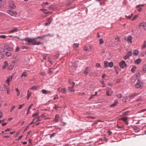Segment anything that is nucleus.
I'll return each instance as SVG.
<instances>
[{
	"label": "nucleus",
	"instance_id": "nucleus-1",
	"mask_svg": "<svg viewBox=\"0 0 146 146\" xmlns=\"http://www.w3.org/2000/svg\"><path fill=\"white\" fill-rule=\"evenodd\" d=\"M45 36V35H43L33 38H25L23 40L28 42L26 43L27 45H39L41 44L42 43L40 42H37L36 41V40L38 39L43 38Z\"/></svg>",
	"mask_w": 146,
	"mask_h": 146
},
{
	"label": "nucleus",
	"instance_id": "nucleus-2",
	"mask_svg": "<svg viewBox=\"0 0 146 146\" xmlns=\"http://www.w3.org/2000/svg\"><path fill=\"white\" fill-rule=\"evenodd\" d=\"M6 12L7 13L12 16L16 17L17 14V12L15 11L8 10Z\"/></svg>",
	"mask_w": 146,
	"mask_h": 146
},
{
	"label": "nucleus",
	"instance_id": "nucleus-3",
	"mask_svg": "<svg viewBox=\"0 0 146 146\" xmlns=\"http://www.w3.org/2000/svg\"><path fill=\"white\" fill-rule=\"evenodd\" d=\"M104 67L107 68L108 67L111 68L113 66V63L112 62H108L105 61L104 62Z\"/></svg>",
	"mask_w": 146,
	"mask_h": 146
},
{
	"label": "nucleus",
	"instance_id": "nucleus-4",
	"mask_svg": "<svg viewBox=\"0 0 146 146\" xmlns=\"http://www.w3.org/2000/svg\"><path fill=\"white\" fill-rule=\"evenodd\" d=\"M9 6L11 9H13L16 8V6L15 4V3L13 1L10 0L9 1Z\"/></svg>",
	"mask_w": 146,
	"mask_h": 146
},
{
	"label": "nucleus",
	"instance_id": "nucleus-5",
	"mask_svg": "<svg viewBox=\"0 0 146 146\" xmlns=\"http://www.w3.org/2000/svg\"><path fill=\"white\" fill-rule=\"evenodd\" d=\"M57 90L59 93L66 94L67 92L66 90L64 88H60L58 89Z\"/></svg>",
	"mask_w": 146,
	"mask_h": 146
},
{
	"label": "nucleus",
	"instance_id": "nucleus-6",
	"mask_svg": "<svg viewBox=\"0 0 146 146\" xmlns=\"http://www.w3.org/2000/svg\"><path fill=\"white\" fill-rule=\"evenodd\" d=\"M142 83L139 80H138L135 86L137 88H141L142 87Z\"/></svg>",
	"mask_w": 146,
	"mask_h": 146
},
{
	"label": "nucleus",
	"instance_id": "nucleus-7",
	"mask_svg": "<svg viewBox=\"0 0 146 146\" xmlns=\"http://www.w3.org/2000/svg\"><path fill=\"white\" fill-rule=\"evenodd\" d=\"M141 27L143 28L145 30H146V23L144 22L140 23L137 28L139 29Z\"/></svg>",
	"mask_w": 146,
	"mask_h": 146
},
{
	"label": "nucleus",
	"instance_id": "nucleus-8",
	"mask_svg": "<svg viewBox=\"0 0 146 146\" xmlns=\"http://www.w3.org/2000/svg\"><path fill=\"white\" fill-rule=\"evenodd\" d=\"M13 78V76H11L9 77H7V80L5 81V82L7 83L8 86H9L10 85V82L11 81V80Z\"/></svg>",
	"mask_w": 146,
	"mask_h": 146
},
{
	"label": "nucleus",
	"instance_id": "nucleus-9",
	"mask_svg": "<svg viewBox=\"0 0 146 146\" xmlns=\"http://www.w3.org/2000/svg\"><path fill=\"white\" fill-rule=\"evenodd\" d=\"M119 65L120 67L122 68H123L125 67H126V64L125 62L123 60H122L121 62L119 63Z\"/></svg>",
	"mask_w": 146,
	"mask_h": 146
},
{
	"label": "nucleus",
	"instance_id": "nucleus-10",
	"mask_svg": "<svg viewBox=\"0 0 146 146\" xmlns=\"http://www.w3.org/2000/svg\"><path fill=\"white\" fill-rule=\"evenodd\" d=\"M40 120V117H38L37 118H36L33 120V121L31 123L29 124V125H30L32 124L35 123L37 121Z\"/></svg>",
	"mask_w": 146,
	"mask_h": 146
},
{
	"label": "nucleus",
	"instance_id": "nucleus-11",
	"mask_svg": "<svg viewBox=\"0 0 146 146\" xmlns=\"http://www.w3.org/2000/svg\"><path fill=\"white\" fill-rule=\"evenodd\" d=\"M7 87L5 85H2L0 87V90L2 91H5Z\"/></svg>",
	"mask_w": 146,
	"mask_h": 146
},
{
	"label": "nucleus",
	"instance_id": "nucleus-12",
	"mask_svg": "<svg viewBox=\"0 0 146 146\" xmlns=\"http://www.w3.org/2000/svg\"><path fill=\"white\" fill-rule=\"evenodd\" d=\"M4 48H5L8 51H12L13 50V48H12L10 47L7 45L6 44L4 46Z\"/></svg>",
	"mask_w": 146,
	"mask_h": 146
},
{
	"label": "nucleus",
	"instance_id": "nucleus-13",
	"mask_svg": "<svg viewBox=\"0 0 146 146\" xmlns=\"http://www.w3.org/2000/svg\"><path fill=\"white\" fill-rule=\"evenodd\" d=\"M132 37L131 36H128L127 39L126 38H125V39L127 40V42H129L131 43H132Z\"/></svg>",
	"mask_w": 146,
	"mask_h": 146
},
{
	"label": "nucleus",
	"instance_id": "nucleus-14",
	"mask_svg": "<svg viewBox=\"0 0 146 146\" xmlns=\"http://www.w3.org/2000/svg\"><path fill=\"white\" fill-rule=\"evenodd\" d=\"M112 94V92L111 90L110 89H109L106 93V94L108 96H111Z\"/></svg>",
	"mask_w": 146,
	"mask_h": 146
},
{
	"label": "nucleus",
	"instance_id": "nucleus-15",
	"mask_svg": "<svg viewBox=\"0 0 146 146\" xmlns=\"http://www.w3.org/2000/svg\"><path fill=\"white\" fill-rule=\"evenodd\" d=\"M18 30L17 28L15 27L13 28V29L10 31H9V33H13L17 31H18Z\"/></svg>",
	"mask_w": 146,
	"mask_h": 146
},
{
	"label": "nucleus",
	"instance_id": "nucleus-16",
	"mask_svg": "<svg viewBox=\"0 0 146 146\" xmlns=\"http://www.w3.org/2000/svg\"><path fill=\"white\" fill-rule=\"evenodd\" d=\"M42 92L45 94H50L51 93V92L50 91H47L45 90H42Z\"/></svg>",
	"mask_w": 146,
	"mask_h": 146
},
{
	"label": "nucleus",
	"instance_id": "nucleus-17",
	"mask_svg": "<svg viewBox=\"0 0 146 146\" xmlns=\"http://www.w3.org/2000/svg\"><path fill=\"white\" fill-rule=\"evenodd\" d=\"M90 72V69L88 67H87L85 69L84 73L86 75H87Z\"/></svg>",
	"mask_w": 146,
	"mask_h": 146
},
{
	"label": "nucleus",
	"instance_id": "nucleus-18",
	"mask_svg": "<svg viewBox=\"0 0 146 146\" xmlns=\"http://www.w3.org/2000/svg\"><path fill=\"white\" fill-rule=\"evenodd\" d=\"M141 61V58H138L135 61V64H139Z\"/></svg>",
	"mask_w": 146,
	"mask_h": 146
},
{
	"label": "nucleus",
	"instance_id": "nucleus-19",
	"mask_svg": "<svg viewBox=\"0 0 146 146\" xmlns=\"http://www.w3.org/2000/svg\"><path fill=\"white\" fill-rule=\"evenodd\" d=\"M118 102L117 101L115 100L114 102V103L110 106V107L111 108H113L115 107L116 105L117 104Z\"/></svg>",
	"mask_w": 146,
	"mask_h": 146
},
{
	"label": "nucleus",
	"instance_id": "nucleus-20",
	"mask_svg": "<svg viewBox=\"0 0 146 146\" xmlns=\"http://www.w3.org/2000/svg\"><path fill=\"white\" fill-rule=\"evenodd\" d=\"M8 66V63L7 61H5L4 62V65L2 66V68L3 69H5L6 67Z\"/></svg>",
	"mask_w": 146,
	"mask_h": 146
},
{
	"label": "nucleus",
	"instance_id": "nucleus-21",
	"mask_svg": "<svg viewBox=\"0 0 146 146\" xmlns=\"http://www.w3.org/2000/svg\"><path fill=\"white\" fill-rule=\"evenodd\" d=\"M139 53V51L137 50H135L133 51V54L134 56L137 55Z\"/></svg>",
	"mask_w": 146,
	"mask_h": 146
},
{
	"label": "nucleus",
	"instance_id": "nucleus-22",
	"mask_svg": "<svg viewBox=\"0 0 146 146\" xmlns=\"http://www.w3.org/2000/svg\"><path fill=\"white\" fill-rule=\"evenodd\" d=\"M74 87V86H72V87H69L68 88V90H70L72 92L74 93L75 92V91L74 89H73Z\"/></svg>",
	"mask_w": 146,
	"mask_h": 146
},
{
	"label": "nucleus",
	"instance_id": "nucleus-23",
	"mask_svg": "<svg viewBox=\"0 0 146 146\" xmlns=\"http://www.w3.org/2000/svg\"><path fill=\"white\" fill-rule=\"evenodd\" d=\"M59 118V116L58 115H56L55 117V118L54 119V121L55 122L58 121Z\"/></svg>",
	"mask_w": 146,
	"mask_h": 146
},
{
	"label": "nucleus",
	"instance_id": "nucleus-24",
	"mask_svg": "<svg viewBox=\"0 0 146 146\" xmlns=\"http://www.w3.org/2000/svg\"><path fill=\"white\" fill-rule=\"evenodd\" d=\"M27 73L26 72H23L22 74L21 75V77H22L23 76L26 77L27 76Z\"/></svg>",
	"mask_w": 146,
	"mask_h": 146
},
{
	"label": "nucleus",
	"instance_id": "nucleus-25",
	"mask_svg": "<svg viewBox=\"0 0 146 146\" xmlns=\"http://www.w3.org/2000/svg\"><path fill=\"white\" fill-rule=\"evenodd\" d=\"M31 93L29 92V90L28 91V93H27V100H28L29 97L31 96Z\"/></svg>",
	"mask_w": 146,
	"mask_h": 146
},
{
	"label": "nucleus",
	"instance_id": "nucleus-26",
	"mask_svg": "<svg viewBox=\"0 0 146 146\" xmlns=\"http://www.w3.org/2000/svg\"><path fill=\"white\" fill-rule=\"evenodd\" d=\"M127 119V117H122L120 119H121L124 121L125 122H126Z\"/></svg>",
	"mask_w": 146,
	"mask_h": 146
},
{
	"label": "nucleus",
	"instance_id": "nucleus-27",
	"mask_svg": "<svg viewBox=\"0 0 146 146\" xmlns=\"http://www.w3.org/2000/svg\"><path fill=\"white\" fill-rule=\"evenodd\" d=\"M5 55L7 57L11 55V53L9 52H7L6 53Z\"/></svg>",
	"mask_w": 146,
	"mask_h": 146
},
{
	"label": "nucleus",
	"instance_id": "nucleus-28",
	"mask_svg": "<svg viewBox=\"0 0 146 146\" xmlns=\"http://www.w3.org/2000/svg\"><path fill=\"white\" fill-rule=\"evenodd\" d=\"M129 112V111H127L126 112H124L123 113V116H125V115H127L128 113Z\"/></svg>",
	"mask_w": 146,
	"mask_h": 146
},
{
	"label": "nucleus",
	"instance_id": "nucleus-29",
	"mask_svg": "<svg viewBox=\"0 0 146 146\" xmlns=\"http://www.w3.org/2000/svg\"><path fill=\"white\" fill-rule=\"evenodd\" d=\"M69 82L70 84V85H72V86H74L75 84V83L73 82L72 80H69Z\"/></svg>",
	"mask_w": 146,
	"mask_h": 146
},
{
	"label": "nucleus",
	"instance_id": "nucleus-30",
	"mask_svg": "<svg viewBox=\"0 0 146 146\" xmlns=\"http://www.w3.org/2000/svg\"><path fill=\"white\" fill-rule=\"evenodd\" d=\"M136 69V67L135 66H133L131 69V72H134Z\"/></svg>",
	"mask_w": 146,
	"mask_h": 146
},
{
	"label": "nucleus",
	"instance_id": "nucleus-31",
	"mask_svg": "<svg viewBox=\"0 0 146 146\" xmlns=\"http://www.w3.org/2000/svg\"><path fill=\"white\" fill-rule=\"evenodd\" d=\"M146 47V42L145 41L144 42V43L143 44L142 46V47L141 48L142 49H144Z\"/></svg>",
	"mask_w": 146,
	"mask_h": 146
},
{
	"label": "nucleus",
	"instance_id": "nucleus-32",
	"mask_svg": "<svg viewBox=\"0 0 146 146\" xmlns=\"http://www.w3.org/2000/svg\"><path fill=\"white\" fill-rule=\"evenodd\" d=\"M5 56L2 53H0V60L4 58Z\"/></svg>",
	"mask_w": 146,
	"mask_h": 146
},
{
	"label": "nucleus",
	"instance_id": "nucleus-33",
	"mask_svg": "<svg viewBox=\"0 0 146 146\" xmlns=\"http://www.w3.org/2000/svg\"><path fill=\"white\" fill-rule=\"evenodd\" d=\"M99 41L100 44H102L104 43V42L102 39H100L99 40Z\"/></svg>",
	"mask_w": 146,
	"mask_h": 146
},
{
	"label": "nucleus",
	"instance_id": "nucleus-34",
	"mask_svg": "<svg viewBox=\"0 0 146 146\" xmlns=\"http://www.w3.org/2000/svg\"><path fill=\"white\" fill-rule=\"evenodd\" d=\"M52 19L50 18L48 19L47 21L48 23V25H49L50 23L52 21Z\"/></svg>",
	"mask_w": 146,
	"mask_h": 146
},
{
	"label": "nucleus",
	"instance_id": "nucleus-35",
	"mask_svg": "<svg viewBox=\"0 0 146 146\" xmlns=\"http://www.w3.org/2000/svg\"><path fill=\"white\" fill-rule=\"evenodd\" d=\"M6 90H7V94H9L10 93V89L9 88L7 87Z\"/></svg>",
	"mask_w": 146,
	"mask_h": 146
},
{
	"label": "nucleus",
	"instance_id": "nucleus-36",
	"mask_svg": "<svg viewBox=\"0 0 146 146\" xmlns=\"http://www.w3.org/2000/svg\"><path fill=\"white\" fill-rule=\"evenodd\" d=\"M115 41L116 42H119V38L118 37L116 36L115 38Z\"/></svg>",
	"mask_w": 146,
	"mask_h": 146
},
{
	"label": "nucleus",
	"instance_id": "nucleus-37",
	"mask_svg": "<svg viewBox=\"0 0 146 146\" xmlns=\"http://www.w3.org/2000/svg\"><path fill=\"white\" fill-rule=\"evenodd\" d=\"M132 16H133L132 14H131V15H129L128 16H127V15H125V17L126 18H128L129 19H130V18L132 17Z\"/></svg>",
	"mask_w": 146,
	"mask_h": 146
},
{
	"label": "nucleus",
	"instance_id": "nucleus-38",
	"mask_svg": "<svg viewBox=\"0 0 146 146\" xmlns=\"http://www.w3.org/2000/svg\"><path fill=\"white\" fill-rule=\"evenodd\" d=\"M139 16V15H135L133 19H132V21H134L135 19H137Z\"/></svg>",
	"mask_w": 146,
	"mask_h": 146
},
{
	"label": "nucleus",
	"instance_id": "nucleus-39",
	"mask_svg": "<svg viewBox=\"0 0 146 146\" xmlns=\"http://www.w3.org/2000/svg\"><path fill=\"white\" fill-rule=\"evenodd\" d=\"M15 90L17 92V95L18 96L20 94V91L17 88H16L15 89Z\"/></svg>",
	"mask_w": 146,
	"mask_h": 146
},
{
	"label": "nucleus",
	"instance_id": "nucleus-40",
	"mask_svg": "<svg viewBox=\"0 0 146 146\" xmlns=\"http://www.w3.org/2000/svg\"><path fill=\"white\" fill-rule=\"evenodd\" d=\"M129 57L131 56L132 53L131 51H129L127 52V54Z\"/></svg>",
	"mask_w": 146,
	"mask_h": 146
},
{
	"label": "nucleus",
	"instance_id": "nucleus-41",
	"mask_svg": "<svg viewBox=\"0 0 146 146\" xmlns=\"http://www.w3.org/2000/svg\"><path fill=\"white\" fill-rule=\"evenodd\" d=\"M74 47L77 48L78 47V44L74 43L73 45Z\"/></svg>",
	"mask_w": 146,
	"mask_h": 146
},
{
	"label": "nucleus",
	"instance_id": "nucleus-42",
	"mask_svg": "<svg viewBox=\"0 0 146 146\" xmlns=\"http://www.w3.org/2000/svg\"><path fill=\"white\" fill-rule=\"evenodd\" d=\"M127 97H126L123 100V101L124 102H127Z\"/></svg>",
	"mask_w": 146,
	"mask_h": 146
},
{
	"label": "nucleus",
	"instance_id": "nucleus-43",
	"mask_svg": "<svg viewBox=\"0 0 146 146\" xmlns=\"http://www.w3.org/2000/svg\"><path fill=\"white\" fill-rule=\"evenodd\" d=\"M136 79L137 78L135 79V78H134L133 77L131 80L132 82L133 83H134L135 81V79Z\"/></svg>",
	"mask_w": 146,
	"mask_h": 146
},
{
	"label": "nucleus",
	"instance_id": "nucleus-44",
	"mask_svg": "<svg viewBox=\"0 0 146 146\" xmlns=\"http://www.w3.org/2000/svg\"><path fill=\"white\" fill-rule=\"evenodd\" d=\"M17 56H18L17 54H15L13 56V59H15L17 58Z\"/></svg>",
	"mask_w": 146,
	"mask_h": 146
},
{
	"label": "nucleus",
	"instance_id": "nucleus-45",
	"mask_svg": "<svg viewBox=\"0 0 146 146\" xmlns=\"http://www.w3.org/2000/svg\"><path fill=\"white\" fill-rule=\"evenodd\" d=\"M140 76V74L139 72H137L136 74V77H139Z\"/></svg>",
	"mask_w": 146,
	"mask_h": 146
},
{
	"label": "nucleus",
	"instance_id": "nucleus-46",
	"mask_svg": "<svg viewBox=\"0 0 146 146\" xmlns=\"http://www.w3.org/2000/svg\"><path fill=\"white\" fill-rule=\"evenodd\" d=\"M15 106H12V107H11V109L10 110V112H11L12 111L15 109Z\"/></svg>",
	"mask_w": 146,
	"mask_h": 146
},
{
	"label": "nucleus",
	"instance_id": "nucleus-47",
	"mask_svg": "<svg viewBox=\"0 0 146 146\" xmlns=\"http://www.w3.org/2000/svg\"><path fill=\"white\" fill-rule=\"evenodd\" d=\"M38 113H35V114H34L33 115V117H35L38 116Z\"/></svg>",
	"mask_w": 146,
	"mask_h": 146
},
{
	"label": "nucleus",
	"instance_id": "nucleus-48",
	"mask_svg": "<svg viewBox=\"0 0 146 146\" xmlns=\"http://www.w3.org/2000/svg\"><path fill=\"white\" fill-rule=\"evenodd\" d=\"M6 37V36L5 35H1L0 36V38H5Z\"/></svg>",
	"mask_w": 146,
	"mask_h": 146
},
{
	"label": "nucleus",
	"instance_id": "nucleus-49",
	"mask_svg": "<svg viewBox=\"0 0 146 146\" xmlns=\"http://www.w3.org/2000/svg\"><path fill=\"white\" fill-rule=\"evenodd\" d=\"M117 96L119 98H120L122 97V95L121 94H119L117 95Z\"/></svg>",
	"mask_w": 146,
	"mask_h": 146
},
{
	"label": "nucleus",
	"instance_id": "nucleus-50",
	"mask_svg": "<svg viewBox=\"0 0 146 146\" xmlns=\"http://www.w3.org/2000/svg\"><path fill=\"white\" fill-rule=\"evenodd\" d=\"M129 58V57L127 55H125L123 58L124 60H126L128 58Z\"/></svg>",
	"mask_w": 146,
	"mask_h": 146
},
{
	"label": "nucleus",
	"instance_id": "nucleus-51",
	"mask_svg": "<svg viewBox=\"0 0 146 146\" xmlns=\"http://www.w3.org/2000/svg\"><path fill=\"white\" fill-rule=\"evenodd\" d=\"M19 60V58H15V60L14 61V63H15L17 61H18Z\"/></svg>",
	"mask_w": 146,
	"mask_h": 146
},
{
	"label": "nucleus",
	"instance_id": "nucleus-52",
	"mask_svg": "<svg viewBox=\"0 0 146 146\" xmlns=\"http://www.w3.org/2000/svg\"><path fill=\"white\" fill-rule=\"evenodd\" d=\"M143 70L144 71H146V65L144 66Z\"/></svg>",
	"mask_w": 146,
	"mask_h": 146
},
{
	"label": "nucleus",
	"instance_id": "nucleus-53",
	"mask_svg": "<svg viewBox=\"0 0 146 146\" xmlns=\"http://www.w3.org/2000/svg\"><path fill=\"white\" fill-rule=\"evenodd\" d=\"M36 89L37 87L36 86H33V87L30 88V89L31 90H36Z\"/></svg>",
	"mask_w": 146,
	"mask_h": 146
},
{
	"label": "nucleus",
	"instance_id": "nucleus-54",
	"mask_svg": "<svg viewBox=\"0 0 146 146\" xmlns=\"http://www.w3.org/2000/svg\"><path fill=\"white\" fill-rule=\"evenodd\" d=\"M53 108L54 109H55L56 110H57L58 108H59V107L57 106H56V105H55L54 106Z\"/></svg>",
	"mask_w": 146,
	"mask_h": 146
},
{
	"label": "nucleus",
	"instance_id": "nucleus-55",
	"mask_svg": "<svg viewBox=\"0 0 146 146\" xmlns=\"http://www.w3.org/2000/svg\"><path fill=\"white\" fill-rule=\"evenodd\" d=\"M48 4V2H46L44 3H42V5L43 6H44L45 5H47Z\"/></svg>",
	"mask_w": 146,
	"mask_h": 146
},
{
	"label": "nucleus",
	"instance_id": "nucleus-56",
	"mask_svg": "<svg viewBox=\"0 0 146 146\" xmlns=\"http://www.w3.org/2000/svg\"><path fill=\"white\" fill-rule=\"evenodd\" d=\"M144 4L138 5L136 6V8H138V7H140L141 6H144Z\"/></svg>",
	"mask_w": 146,
	"mask_h": 146
},
{
	"label": "nucleus",
	"instance_id": "nucleus-57",
	"mask_svg": "<svg viewBox=\"0 0 146 146\" xmlns=\"http://www.w3.org/2000/svg\"><path fill=\"white\" fill-rule=\"evenodd\" d=\"M107 133H108V134H109V135H111V134L112 133V132H111L110 131H107Z\"/></svg>",
	"mask_w": 146,
	"mask_h": 146
},
{
	"label": "nucleus",
	"instance_id": "nucleus-58",
	"mask_svg": "<svg viewBox=\"0 0 146 146\" xmlns=\"http://www.w3.org/2000/svg\"><path fill=\"white\" fill-rule=\"evenodd\" d=\"M20 48L19 47H17L16 49V52H18Z\"/></svg>",
	"mask_w": 146,
	"mask_h": 146
},
{
	"label": "nucleus",
	"instance_id": "nucleus-59",
	"mask_svg": "<svg viewBox=\"0 0 146 146\" xmlns=\"http://www.w3.org/2000/svg\"><path fill=\"white\" fill-rule=\"evenodd\" d=\"M96 66L97 67H101V66L100 65V64L99 63H97L96 64Z\"/></svg>",
	"mask_w": 146,
	"mask_h": 146
},
{
	"label": "nucleus",
	"instance_id": "nucleus-60",
	"mask_svg": "<svg viewBox=\"0 0 146 146\" xmlns=\"http://www.w3.org/2000/svg\"><path fill=\"white\" fill-rule=\"evenodd\" d=\"M84 50L86 51L88 50V48L86 46H85L84 48Z\"/></svg>",
	"mask_w": 146,
	"mask_h": 146
},
{
	"label": "nucleus",
	"instance_id": "nucleus-61",
	"mask_svg": "<svg viewBox=\"0 0 146 146\" xmlns=\"http://www.w3.org/2000/svg\"><path fill=\"white\" fill-rule=\"evenodd\" d=\"M24 104H23L22 105H19V109H21L22 108L23 106H24Z\"/></svg>",
	"mask_w": 146,
	"mask_h": 146
},
{
	"label": "nucleus",
	"instance_id": "nucleus-62",
	"mask_svg": "<svg viewBox=\"0 0 146 146\" xmlns=\"http://www.w3.org/2000/svg\"><path fill=\"white\" fill-rule=\"evenodd\" d=\"M13 68V66L12 65H10L9 67V69L10 70L12 69Z\"/></svg>",
	"mask_w": 146,
	"mask_h": 146
},
{
	"label": "nucleus",
	"instance_id": "nucleus-63",
	"mask_svg": "<svg viewBox=\"0 0 146 146\" xmlns=\"http://www.w3.org/2000/svg\"><path fill=\"white\" fill-rule=\"evenodd\" d=\"M94 96V95H92L91 96V97H90L89 98V100H91L92 99Z\"/></svg>",
	"mask_w": 146,
	"mask_h": 146
},
{
	"label": "nucleus",
	"instance_id": "nucleus-64",
	"mask_svg": "<svg viewBox=\"0 0 146 146\" xmlns=\"http://www.w3.org/2000/svg\"><path fill=\"white\" fill-rule=\"evenodd\" d=\"M22 135L19 136L17 140H19L21 139L22 138Z\"/></svg>",
	"mask_w": 146,
	"mask_h": 146
}]
</instances>
